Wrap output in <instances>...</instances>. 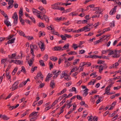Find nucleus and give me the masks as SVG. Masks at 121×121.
I'll return each mask as SVG.
<instances>
[{
    "label": "nucleus",
    "instance_id": "nucleus-1",
    "mask_svg": "<svg viewBox=\"0 0 121 121\" xmlns=\"http://www.w3.org/2000/svg\"><path fill=\"white\" fill-rule=\"evenodd\" d=\"M30 47L31 49V53L33 55V56H34L33 49L37 50L38 47L36 45L33 44H31L30 45Z\"/></svg>",
    "mask_w": 121,
    "mask_h": 121
},
{
    "label": "nucleus",
    "instance_id": "nucleus-2",
    "mask_svg": "<svg viewBox=\"0 0 121 121\" xmlns=\"http://www.w3.org/2000/svg\"><path fill=\"white\" fill-rule=\"evenodd\" d=\"M38 44L39 45V47L41 49V51H43L45 49V48H43L44 46V43H43L41 41H40L39 43Z\"/></svg>",
    "mask_w": 121,
    "mask_h": 121
},
{
    "label": "nucleus",
    "instance_id": "nucleus-3",
    "mask_svg": "<svg viewBox=\"0 0 121 121\" xmlns=\"http://www.w3.org/2000/svg\"><path fill=\"white\" fill-rule=\"evenodd\" d=\"M117 6H114V8L112 9L110 12V14L111 15H112L113 14L115 13L116 12L117 7Z\"/></svg>",
    "mask_w": 121,
    "mask_h": 121
},
{
    "label": "nucleus",
    "instance_id": "nucleus-4",
    "mask_svg": "<svg viewBox=\"0 0 121 121\" xmlns=\"http://www.w3.org/2000/svg\"><path fill=\"white\" fill-rule=\"evenodd\" d=\"M117 6H114V8L112 9L110 12V14L111 15H112L113 14L115 13L116 12L117 7Z\"/></svg>",
    "mask_w": 121,
    "mask_h": 121
},
{
    "label": "nucleus",
    "instance_id": "nucleus-5",
    "mask_svg": "<svg viewBox=\"0 0 121 121\" xmlns=\"http://www.w3.org/2000/svg\"><path fill=\"white\" fill-rule=\"evenodd\" d=\"M8 19H7L5 20L4 21V23L7 26H11V24L10 22L8 20Z\"/></svg>",
    "mask_w": 121,
    "mask_h": 121
},
{
    "label": "nucleus",
    "instance_id": "nucleus-6",
    "mask_svg": "<svg viewBox=\"0 0 121 121\" xmlns=\"http://www.w3.org/2000/svg\"><path fill=\"white\" fill-rule=\"evenodd\" d=\"M82 66L86 65L87 67L90 66L91 65V64L90 62H83L82 63Z\"/></svg>",
    "mask_w": 121,
    "mask_h": 121
},
{
    "label": "nucleus",
    "instance_id": "nucleus-7",
    "mask_svg": "<svg viewBox=\"0 0 121 121\" xmlns=\"http://www.w3.org/2000/svg\"><path fill=\"white\" fill-rule=\"evenodd\" d=\"M15 39V38H13L11 39V40H9L7 42L5 43V45H7L8 44L13 43L14 42Z\"/></svg>",
    "mask_w": 121,
    "mask_h": 121
},
{
    "label": "nucleus",
    "instance_id": "nucleus-8",
    "mask_svg": "<svg viewBox=\"0 0 121 121\" xmlns=\"http://www.w3.org/2000/svg\"><path fill=\"white\" fill-rule=\"evenodd\" d=\"M55 86V83L54 82V80H52L50 82V86L52 88H53Z\"/></svg>",
    "mask_w": 121,
    "mask_h": 121
},
{
    "label": "nucleus",
    "instance_id": "nucleus-9",
    "mask_svg": "<svg viewBox=\"0 0 121 121\" xmlns=\"http://www.w3.org/2000/svg\"><path fill=\"white\" fill-rule=\"evenodd\" d=\"M61 71L60 70H59L57 72H56V70H53V71H52V73H53V74H56V75H57V76L60 74L61 73Z\"/></svg>",
    "mask_w": 121,
    "mask_h": 121
},
{
    "label": "nucleus",
    "instance_id": "nucleus-10",
    "mask_svg": "<svg viewBox=\"0 0 121 121\" xmlns=\"http://www.w3.org/2000/svg\"><path fill=\"white\" fill-rule=\"evenodd\" d=\"M23 63V61H21L19 60H16V62H15V63L17 65H22Z\"/></svg>",
    "mask_w": 121,
    "mask_h": 121
},
{
    "label": "nucleus",
    "instance_id": "nucleus-11",
    "mask_svg": "<svg viewBox=\"0 0 121 121\" xmlns=\"http://www.w3.org/2000/svg\"><path fill=\"white\" fill-rule=\"evenodd\" d=\"M17 32L18 33L19 35H20L23 36L24 37L26 36L24 33L21 30H19L17 31Z\"/></svg>",
    "mask_w": 121,
    "mask_h": 121
},
{
    "label": "nucleus",
    "instance_id": "nucleus-12",
    "mask_svg": "<svg viewBox=\"0 0 121 121\" xmlns=\"http://www.w3.org/2000/svg\"><path fill=\"white\" fill-rule=\"evenodd\" d=\"M53 49L54 51H58L60 50L61 51V48L60 46L54 47Z\"/></svg>",
    "mask_w": 121,
    "mask_h": 121
},
{
    "label": "nucleus",
    "instance_id": "nucleus-13",
    "mask_svg": "<svg viewBox=\"0 0 121 121\" xmlns=\"http://www.w3.org/2000/svg\"><path fill=\"white\" fill-rule=\"evenodd\" d=\"M69 45L68 44H65L63 47L61 48V51L68 49L69 47Z\"/></svg>",
    "mask_w": 121,
    "mask_h": 121
},
{
    "label": "nucleus",
    "instance_id": "nucleus-14",
    "mask_svg": "<svg viewBox=\"0 0 121 121\" xmlns=\"http://www.w3.org/2000/svg\"><path fill=\"white\" fill-rule=\"evenodd\" d=\"M2 119L4 120H8L9 119V117H8L6 116L5 115H2Z\"/></svg>",
    "mask_w": 121,
    "mask_h": 121
},
{
    "label": "nucleus",
    "instance_id": "nucleus-15",
    "mask_svg": "<svg viewBox=\"0 0 121 121\" xmlns=\"http://www.w3.org/2000/svg\"><path fill=\"white\" fill-rule=\"evenodd\" d=\"M88 89L87 88H86L85 90H84V91H85L84 92L83 94V95L84 97L86 96L88 94Z\"/></svg>",
    "mask_w": 121,
    "mask_h": 121
},
{
    "label": "nucleus",
    "instance_id": "nucleus-16",
    "mask_svg": "<svg viewBox=\"0 0 121 121\" xmlns=\"http://www.w3.org/2000/svg\"><path fill=\"white\" fill-rule=\"evenodd\" d=\"M56 4H55L53 5H52V8L53 9H57L59 6H57L56 5Z\"/></svg>",
    "mask_w": 121,
    "mask_h": 121
},
{
    "label": "nucleus",
    "instance_id": "nucleus-17",
    "mask_svg": "<svg viewBox=\"0 0 121 121\" xmlns=\"http://www.w3.org/2000/svg\"><path fill=\"white\" fill-rule=\"evenodd\" d=\"M95 13L97 14V15L100 14V16L101 17H102V13L100 12V11H96L95 12Z\"/></svg>",
    "mask_w": 121,
    "mask_h": 121
},
{
    "label": "nucleus",
    "instance_id": "nucleus-18",
    "mask_svg": "<svg viewBox=\"0 0 121 121\" xmlns=\"http://www.w3.org/2000/svg\"><path fill=\"white\" fill-rule=\"evenodd\" d=\"M23 11L22 8H21L19 12V16H22L23 15Z\"/></svg>",
    "mask_w": 121,
    "mask_h": 121
},
{
    "label": "nucleus",
    "instance_id": "nucleus-19",
    "mask_svg": "<svg viewBox=\"0 0 121 121\" xmlns=\"http://www.w3.org/2000/svg\"><path fill=\"white\" fill-rule=\"evenodd\" d=\"M43 19H44L46 21L48 22L49 21V19L48 18V17L45 15H44L43 16Z\"/></svg>",
    "mask_w": 121,
    "mask_h": 121
},
{
    "label": "nucleus",
    "instance_id": "nucleus-20",
    "mask_svg": "<svg viewBox=\"0 0 121 121\" xmlns=\"http://www.w3.org/2000/svg\"><path fill=\"white\" fill-rule=\"evenodd\" d=\"M83 31V29L82 28L81 29H79L77 30H74L73 32L74 33H79L80 32H82Z\"/></svg>",
    "mask_w": 121,
    "mask_h": 121
},
{
    "label": "nucleus",
    "instance_id": "nucleus-21",
    "mask_svg": "<svg viewBox=\"0 0 121 121\" xmlns=\"http://www.w3.org/2000/svg\"><path fill=\"white\" fill-rule=\"evenodd\" d=\"M38 113V112H33L30 114L29 115L30 117L32 116L33 115L34 116H36Z\"/></svg>",
    "mask_w": 121,
    "mask_h": 121
},
{
    "label": "nucleus",
    "instance_id": "nucleus-22",
    "mask_svg": "<svg viewBox=\"0 0 121 121\" xmlns=\"http://www.w3.org/2000/svg\"><path fill=\"white\" fill-rule=\"evenodd\" d=\"M39 37H40L42 36H43L45 35V33L44 32H42L41 31H40L39 32Z\"/></svg>",
    "mask_w": 121,
    "mask_h": 121
},
{
    "label": "nucleus",
    "instance_id": "nucleus-23",
    "mask_svg": "<svg viewBox=\"0 0 121 121\" xmlns=\"http://www.w3.org/2000/svg\"><path fill=\"white\" fill-rule=\"evenodd\" d=\"M69 55H75L77 54V53L75 51H71L68 53Z\"/></svg>",
    "mask_w": 121,
    "mask_h": 121
},
{
    "label": "nucleus",
    "instance_id": "nucleus-24",
    "mask_svg": "<svg viewBox=\"0 0 121 121\" xmlns=\"http://www.w3.org/2000/svg\"><path fill=\"white\" fill-rule=\"evenodd\" d=\"M1 13L4 16L5 18L7 19H9L8 16L6 14L4 13V11H2Z\"/></svg>",
    "mask_w": 121,
    "mask_h": 121
},
{
    "label": "nucleus",
    "instance_id": "nucleus-25",
    "mask_svg": "<svg viewBox=\"0 0 121 121\" xmlns=\"http://www.w3.org/2000/svg\"><path fill=\"white\" fill-rule=\"evenodd\" d=\"M18 18V15L17 14V12H15L14 13L12 17V18L13 19H15L17 18Z\"/></svg>",
    "mask_w": 121,
    "mask_h": 121
},
{
    "label": "nucleus",
    "instance_id": "nucleus-26",
    "mask_svg": "<svg viewBox=\"0 0 121 121\" xmlns=\"http://www.w3.org/2000/svg\"><path fill=\"white\" fill-rule=\"evenodd\" d=\"M120 56V54H115L113 55L112 56V57L114 58H118Z\"/></svg>",
    "mask_w": 121,
    "mask_h": 121
},
{
    "label": "nucleus",
    "instance_id": "nucleus-27",
    "mask_svg": "<svg viewBox=\"0 0 121 121\" xmlns=\"http://www.w3.org/2000/svg\"><path fill=\"white\" fill-rule=\"evenodd\" d=\"M34 61L32 59H30V61L29 62V61H28V64H29V66H32V65L33 63V61Z\"/></svg>",
    "mask_w": 121,
    "mask_h": 121
},
{
    "label": "nucleus",
    "instance_id": "nucleus-28",
    "mask_svg": "<svg viewBox=\"0 0 121 121\" xmlns=\"http://www.w3.org/2000/svg\"><path fill=\"white\" fill-rule=\"evenodd\" d=\"M107 50H108V52H109L108 54V55H112L114 53V52L112 50L108 49Z\"/></svg>",
    "mask_w": 121,
    "mask_h": 121
},
{
    "label": "nucleus",
    "instance_id": "nucleus-29",
    "mask_svg": "<svg viewBox=\"0 0 121 121\" xmlns=\"http://www.w3.org/2000/svg\"><path fill=\"white\" fill-rule=\"evenodd\" d=\"M80 47V46H77V45L75 44H73V48L74 50H76V49L78 48H79Z\"/></svg>",
    "mask_w": 121,
    "mask_h": 121
},
{
    "label": "nucleus",
    "instance_id": "nucleus-30",
    "mask_svg": "<svg viewBox=\"0 0 121 121\" xmlns=\"http://www.w3.org/2000/svg\"><path fill=\"white\" fill-rule=\"evenodd\" d=\"M50 59L51 60L54 61H56L57 59V58L56 57L52 56L50 58Z\"/></svg>",
    "mask_w": 121,
    "mask_h": 121
},
{
    "label": "nucleus",
    "instance_id": "nucleus-31",
    "mask_svg": "<svg viewBox=\"0 0 121 121\" xmlns=\"http://www.w3.org/2000/svg\"><path fill=\"white\" fill-rule=\"evenodd\" d=\"M38 26L39 27H45V25H44V24L41 22H40L39 23Z\"/></svg>",
    "mask_w": 121,
    "mask_h": 121
},
{
    "label": "nucleus",
    "instance_id": "nucleus-32",
    "mask_svg": "<svg viewBox=\"0 0 121 121\" xmlns=\"http://www.w3.org/2000/svg\"><path fill=\"white\" fill-rule=\"evenodd\" d=\"M40 65L42 66H45V65L43 62V61L42 60H40L39 61Z\"/></svg>",
    "mask_w": 121,
    "mask_h": 121
},
{
    "label": "nucleus",
    "instance_id": "nucleus-33",
    "mask_svg": "<svg viewBox=\"0 0 121 121\" xmlns=\"http://www.w3.org/2000/svg\"><path fill=\"white\" fill-rule=\"evenodd\" d=\"M78 69V68L77 67H76L75 68L72 69L70 71V72L72 73L75 72Z\"/></svg>",
    "mask_w": 121,
    "mask_h": 121
},
{
    "label": "nucleus",
    "instance_id": "nucleus-34",
    "mask_svg": "<svg viewBox=\"0 0 121 121\" xmlns=\"http://www.w3.org/2000/svg\"><path fill=\"white\" fill-rule=\"evenodd\" d=\"M83 67L82 66H82H80L78 68V69H79V72L83 71L84 69Z\"/></svg>",
    "mask_w": 121,
    "mask_h": 121
},
{
    "label": "nucleus",
    "instance_id": "nucleus-35",
    "mask_svg": "<svg viewBox=\"0 0 121 121\" xmlns=\"http://www.w3.org/2000/svg\"><path fill=\"white\" fill-rule=\"evenodd\" d=\"M96 82V80H94L93 82L92 81H91L90 82L88 83V85H91L92 84V85H93L95 82Z\"/></svg>",
    "mask_w": 121,
    "mask_h": 121
},
{
    "label": "nucleus",
    "instance_id": "nucleus-36",
    "mask_svg": "<svg viewBox=\"0 0 121 121\" xmlns=\"http://www.w3.org/2000/svg\"><path fill=\"white\" fill-rule=\"evenodd\" d=\"M22 69L21 71L23 73H26V70L24 67L23 66H22Z\"/></svg>",
    "mask_w": 121,
    "mask_h": 121
},
{
    "label": "nucleus",
    "instance_id": "nucleus-37",
    "mask_svg": "<svg viewBox=\"0 0 121 121\" xmlns=\"http://www.w3.org/2000/svg\"><path fill=\"white\" fill-rule=\"evenodd\" d=\"M99 72L100 73L101 72V71L103 70L104 67L102 65H101L99 66Z\"/></svg>",
    "mask_w": 121,
    "mask_h": 121
},
{
    "label": "nucleus",
    "instance_id": "nucleus-38",
    "mask_svg": "<svg viewBox=\"0 0 121 121\" xmlns=\"http://www.w3.org/2000/svg\"><path fill=\"white\" fill-rule=\"evenodd\" d=\"M25 37L27 39H28L29 40H31L34 39V38L32 36H26Z\"/></svg>",
    "mask_w": 121,
    "mask_h": 121
},
{
    "label": "nucleus",
    "instance_id": "nucleus-39",
    "mask_svg": "<svg viewBox=\"0 0 121 121\" xmlns=\"http://www.w3.org/2000/svg\"><path fill=\"white\" fill-rule=\"evenodd\" d=\"M110 26L112 27H113L115 26V24L114 21H113L112 22L110 23Z\"/></svg>",
    "mask_w": 121,
    "mask_h": 121
},
{
    "label": "nucleus",
    "instance_id": "nucleus-40",
    "mask_svg": "<svg viewBox=\"0 0 121 121\" xmlns=\"http://www.w3.org/2000/svg\"><path fill=\"white\" fill-rule=\"evenodd\" d=\"M37 66H35L34 68H32L31 69V73H33L34 71L37 69Z\"/></svg>",
    "mask_w": 121,
    "mask_h": 121
},
{
    "label": "nucleus",
    "instance_id": "nucleus-41",
    "mask_svg": "<svg viewBox=\"0 0 121 121\" xmlns=\"http://www.w3.org/2000/svg\"><path fill=\"white\" fill-rule=\"evenodd\" d=\"M32 10L33 13H37L39 14V13H38V11L37 9H35L34 8H33Z\"/></svg>",
    "mask_w": 121,
    "mask_h": 121
},
{
    "label": "nucleus",
    "instance_id": "nucleus-42",
    "mask_svg": "<svg viewBox=\"0 0 121 121\" xmlns=\"http://www.w3.org/2000/svg\"><path fill=\"white\" fill-rule=\"evenodd\" d=\"M58 101V100H56L51 105V107H52L54 106Z\"/></svg>",
    "mask_w": 121,
    "mask_h": 121
},
{
    "label": "nucleus",
    "instance_id": "nucleus-43",
    "mask_svg": "<svg viewBox=\"0 0 121 121\" xmlns=\"http://www.w3.org/2000/svg\"><path fill=\"white\" fill-rule=\"evenodd\" d=\"M66 91V88H64L63 90H62V91H61L60 93H59V94H60V95H61L62 94H63Z\"/></svg>",
    "mask_w": 121,
    "mask_h": 121
},
{
    "label": "nucleus",
    "instance_id": "nucleus-44",
    "mask_svg": "<svg viewBox=\"0 0 121 121\" xmlns=\"http://www.w3.org/2000/svg\"><path fill=\"white\" fill-rule=\"evenodd\" d=\"M19 80H17L16 82H14V84H13V86L14 85H15V86H18L17 85L19 84Z\"/></svg>",
    "mask_w": 121,
    "mask_h": 121
},
{
    "label": "nucleus",
    "instance_id": "nucleus-45",
    "mask_svg": "<svg viewBox=\"0 0 121 121\" xmlns=\"http://www.w3.org/2000/svg\"><path fill=\"white\" fill-rule=\"evenodd\" d=\"M14 0H12L8 2V4L9 5H13V3L14 2Z\"/></svg>",
    "mask_w": 121,
    "mask_h": 121
},
{
    "label": "nucleus",
    "instance_id": "nucleus-46",
    "mask_svg": "<svg viewBox=\"0 0 121 121\" xmlns=\"http://www.w3.org/2000/svg\"><path fill=\"white\" fill-rule=\"evenodd\" d=\"M45 85L44 83H41L39 86V88H41L43 87Z\"/></svg>",
    "mask_w": 121,
    "mask_h": 121
},
{
    "label": "nucleus",
    "instance_id": "nucleus-47",
    "mask_svg": "<svg viewBox=\"0 0 121 121\" xmlns=\"http://www.w3.org/2000/svg\"><path fill=\"white\" fill-rule=\"evenodd\" d=\"M5 73H4L2 77H0V82L1 83L2 81V79L3 78H4L5 77Z\"/></svg>",
    "mask_w": 121,
    "mask_h": 121
},
{
    "label": "nucleus",
    "instance_id": "nucleus-48",
    "mask_svg": "<svg viewBox=\"0 0 121 121\" xmlns=\"http://www.w3.org/2000/svg\"><path fill=\"white\" fill-rule=\"evenodd\" d=\"M100 17V14L99 15H95L93 16L92 17V18H94L95 17H97V18H99Z\"/></svg>",
    "mask_w": 121,
    "mask_h": 121
},
{
    "label": "nucleus",
    "instance_id": "nucleus-49",
    "mask_svg": "<svg viewBox=\"0 0 121 121\" xmlns=\"http://www.w3.org/2000/svg\"><path fill=\"white\" fill-rule=\"evenodd\" d=\"M58 9L59 10H60L61 11L63 10L64 12V10H65L64 8L63 7H60L59 6V7H58Z\"/></svg>",
    "mask_w": 121,
    "mask_h": 121
},
{
    "label": "nucleus",
    "instance_id": "nucleus-50",
    "mask_svg": "<svg viewBox=\"0 0 121 121\" xmlns=\"http://www.w3.org/2000/svg\"><path fill=\"white\" fill-rule=\"evenodd\" d=\"M71 64V62H68L66 64V65H65V67H68L70 66Z\"/></svg>",
    "mask_w": 121,
    "mask_h": 121
},
{
    "label": "nucleus",
    "instance_id": "nucleus-51",
    "mask_svg": "<svg viewBox=\"0 0 121 121\" xmlns=\"http://www.w3.org/2000/svg\"><path fill=\"white\" fill-rule=\"evenodd\" d=\"M29 17L30 19L32 20V21L34 23H35V19L33 17H30V16H29Z\"/></svg>",
    "mask_w": 121,
    "mask_h": 121
},
{
    "label": "nucleus",
    "instance_id": "nucleus-52",
    "mask_svg": "<svg viewBox=\"0 0 121 121\" xmlns=\"http://www.w3.org/2000/svg\"><path fill=\"white\" fill-rule=\"evenodd\" d=\"M60 37L62 39V40H66V38L65 36L63 35H61Z\"/></svg>",
    "mask_w": 121,
    "mask_h": 121
},
{
    "label": "nucleus",
    "instance_id": "nucleus-53",
    "mask_svg": "<svg viewBox=\"0 0 121 121\" xmlns=\"http://www.w3.org/2000/svg\"><path fill=\"white\" fill-rule=\"evenodd\" d=\"M48 56L47 54H45L44 56V59L47 61L48 59Z\"/></svg>",
    "mask_w": 121,
    "mask_h": 121
},
{
    "label": "nucleus",
    "instance_id": "nucleus-54",
    "mask_svg": "<svg viewBox=\"0 0 121 121\" xmlns=\"http://www.w3.org/2000/svg\"><path fill=\"white\" fill-rule=\"evenodd\" d=\"M77 98L79 100H82V97L79 95H78L77 96Z\"/></svg>",
    "mask_w": 121,
    "mask_h": 121
},
{
    "label": "nucleus",
    "instance_id": "nucleus-55",
    "mask_svg": "<svg viewBox=\"0 0 121 121\" xmlns=\"http://www.w3.org/2000/svg\"><path fill=\"white\" fill-rule=\"evenodd\" d=\"M119 64L117 62H116L115 64H113L112 65L113 68L115 67H116V66L118 65Z\"/></svg>",
    "mask_w": 121,
    "mask_h": 121
},
{
    "label": "nucleus",
    "instance_id": "nucleus-56",
    "mask_svg": "<svg viewBox=\"0 0 121 121\" xmlns=\"http://www.w3.org/2000/svg\"><path fill=\"white\" fill-rule=\"evenodd\" d=\"M16 108H15V106H10L9 108V109L10 110Z\"/></svg>",
    "mask_w": 121,
    "mask_h": 121
},
{
    "label": "nucleus",
    "instance_id": "nucleus-57",
    "mask_svg": "<svg viewBox=\"0 0 121 121\" xmlns=\"http://www.w3.org/2000/svg\"><path fill=\"white\" fill-rule=\"evenodd\" d=\"M101 42V39H99L96 41L94 43V45H95L97 44H98L100 42Z\"/></svg>",
    "mask_w": 121,
    "mask_h": 121
},
{
    "label": "nucleus",
    "instance_id": "nucleus-58",
    "mask_svg": "<svg viewBox=\"0 0 121 121\" xmlns=\"http://www.w3.org/2000/svg\"><path fill=\"white\" fill-rule=\"evenodd\" d=\"M118 115L117 114L114 117L112 118V121H114L118 117Z\"/></svg>",
    "mask_w": 121,
    "mask_h": 121
},
{
    "label": "nucleus",
    "instance_id": "nucleus-59",
    "mask_svg": "<svg viewBox=\"0 0 121 121\" xmlns=\"http://www.w3.org/2000/svg\"><path fill=\"white\" fill-rule=\"evenodd\" d=\"M99 99L97 100L96 102V103L97 104H98L99 103L100 101V100L102 98V97H99Z\"/></svg>",
    "mask_w": 121,
    "mask_h": 121
},
{
    "label": "nucleus",
    "instance_id": "nucleus-60",
    "mask_svg": "<svg viewBox=\"0 0 121 121\" xmlns=\"http://www.w3.org/2000/svg\"><path fill=\"white\" fill-rule=\"evenodd\" d=\"M28 111V110H27L26 111V112L23 114H22L21 115V116L22 117L24 116H25L27 113V112Z\"/></svg>",
    "mask_w": 121,
    "mask_h": 121
},
{
    "label": "nucleus",
    "instance_id": "nucleus-61",
    "mask_svg": "<svg viewBox=\"0 0 121 121\" xmlns=\"http://www.w3.org/2000/svg\"><path fill=\"white\" fill-rule=\"evenodd\" d=\"M18 18H17L15 19H14V23L15 24H16L17 23L18 21Z\"/></svg>",
    "mask_w": 121,
    "mask_h": 121
},
{
    "label": "nucleus",
    "instance_id": "nucleus-62",
    "mask_svg": "<svg viewBox=\"0 0 121 121\" xmlns=\"http://www.w3.org/2000/svg\"><path fill=\"white\" fill-rule=\"evenodd\" d=\"M64 35L65 36L67 37L68 38H71L72 37L71 35H68L67 34H65Z\"/></svg>",
    "mask_w": 121,
    "mask_h": 121
},
{
    "label": "nucleus",
    "instance_id": "nucleus-63",
    "mask_svg": "<svg viewBox=\"0 0 121 121\" xmlns=\"http://www.w3.org/2000/svg\"><path fill=\"white\" fill-rule=\"evenodd\" d=\"M79 53L80 54H82L85 52V51L83 50H82L80 51H79Z\"/></svg>",
    "mask_w": 121,
    "mask_h": 121
},
{
    "label": "nucleus",
    "instance_id": "nucleus-64",
    "mask_svg": "<svg viewBox=\"0 0 121 121\" xmlns=\"http://www.w3.org/2000/svg\"><path fill=\"white\" fill-rule=\"evenodd\" d=\"M42 75V74L41 72H39L38 73L37 76L38 77H41V76Z\"/></svg>",
    "mask_w": 121,
    "mask_h": 121
}]
</instances>
